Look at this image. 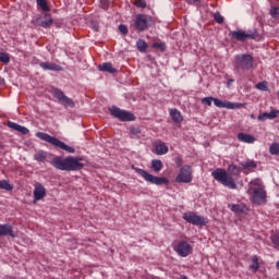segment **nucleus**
Instances as JSON below:
<instances>
[{
  "mask_svg": "<svg viewBox=\"0 0 279 279\" xmlns=\"http://www.w3.org/2000/svg\"><path fill=\"white\" fill-rule=\"evenodd\" d=\"M254 68V57L252 54H236L234 61V71H250Z\"/></svg>",
  "mask_w": 279,
  "mask_h": 279,
  "instance_id": "nucleus-4",
  "label": "nucleus"
},
{
  "mask_svg": "<svg viewBox=\"0 0 279 279\" xmlns=\"http://www.w3.org/2000/svg\"><path fill=\"white\" fill-rule=\"evenodd\" d=\"M175 182L178 184H191L193 182V168L189 165L182 166L175 177Z\"/></svg>",
  "mask_w": 279,
  "mask_h": 279,
  "instance_id": "nucleus-8",
  "label": "nucleus"
},
{
  "mask_svg": "<svg viewBox=\"0 0 279 279\" xmlns=\"http://www.w3.org/2000/svg\"><path fill=\"white\" fill-rule=\"evenodd\" d=\"M213 101H215V98L213 97H205L202 99V104L205 106H213Z\"/></svg>",
  "mask_w": 279,
  "mask_h": 279,
  "instance_id": "nucleus-42",
  "label": "nucleus"
},
{
  "mask_svg": "<svg viewBox=\"0 0 279 279\" xmlns=\"http://www.w3.org/2000/svg\"><path fill=\"white\" fill-rule=\"evenodd\" d=\"M170 117L173 123H182L184 121V117H182V112L178 109H170Z\"/></svg>",
  "mask_w": 279,
  "mask_h": 279,
  "instance_id": "nucleus-20",
  "label": "nucleus"
},
{
  "mask_svg": "<svg viewBox=\"0 0 279 279\" xmlns=\"http://www.w3.org/2000/svg\"><path fill=\"white\" fill-rule=\"evenodd\" d=\"M241 166L243 167V169H256L257 167L256 161L254 160H246L242 162Z\"/></svg>",
  "mask_w": 279,
  "mask_h": 279,
  "instance_id": "nucleus-32",
  "label": "nucleus"
},
{
  "mask_svg": "<svg viewBox=\"0 0 279 279\" xmlns=\"http://www.w3.org/2000/svg\"><path fill=\"white\" fill-rule=\"evenodd\" d=\"M228 171L222 168H217L211 172V175L214 180H216V182H219V184L227 186V189L235 190L236 181L234 180V175H240L241 170H239V167H236V165H229Z\"/></svg>",
  "mask_w": 279,
  "mask_h": 279,
  "instance_id": "nucleus-1",
  "label": "nucleus"
},
{
  "mask_svg": "<svg viewBox=\"0 0 279 279\" xmlns=\"http://www.w3.org/2000/svg\"><path fill=\"white\" fill-rule=\"evenodd\" d=\"M149 25H151V16L145 14H138L135 17L134 26L138 32H145V29H149Z\"/></svg>",
  "mask_w": 279,
  "mask_h": 279,
  "instance_id": "nucleus-11",
  "label": "nucleus"
},
{
  "mask_svg": "<svg viewBox=\"0 0 279 279\" xmlns=\"http://www.w3.org/2000/svg\"><path fill=\"white\" fill-rule=\"evenodd\" d=\"M231 210H232V213L241 214V213H243V206H241L240 204H233L231 206Z\"/></svg>",
  "mask_w": 279,
  "mask_h": 279,
  "instance_id": "nucleus-38",
  "label": "nucleus"
},
{
  "mask_svg": "<svg viewBox=\"0 0 279 279\" xmlns=\"http://www.w3.org/2000/svg\"><path fill=\"white\" fill-rule=\"evenodd\" d=\"M37 138H40V141H45L46 143L53 145V147L63 149V151H68V154H75V148L66 145L64 142H62V141L58 140L57 137H53L47 133L38 132Z\"/></svg>",
  "mask_w": 279,
  "mask_h": 279,
  "instance_id": "nucleus-3",
  "label": "nucleus"
},
{
  "mask_svg": "<svg viewBox=\"0 0 279 279\" xmlns=\"http://www.w3.org/2000/svg\"><path fill=\"white\" fill-rule=\"evenodd\" d=\"M151 169L153 171H155L156 173L162 171V161L160 159H154L151 161Z\"/></svg>",
  "mask_w": 279,
  "mask_h": 279,
  "instance_id": "nucleus-25",
  "label": "nucleus"
},
{
  "mask_svg": "<svg viewBox=\"0 0 279 279\" xmlns=\"http://www.w3.org/2000/svg\"><path fill=\"white\" fill-rule=\"evenodd\" d=\"M179 279H189V277H186V276H184V275H181V276L179 277Z\"/></svg>",
  "mask_w": 279,
  "mask_h": 279,
  "instance_id": "nucleus-48",
  "label": "nucleus"
},
{
  "mask_svg": "<svg viewBox=\"0 0 279 279\" xmlns=\"http://www.w3.org/2000/svg\"><path fill=\"white\" fill-rule=\"evenodd\" d=\"M214 105L217 108H227L228 110H239L240 108H243V106H245V104L241 102L222 101L219 98H214Z\"/></svg>",
  "mask_w": 279,
  "mask_h": 279,
  "instance_id": "nucleus-14",
  "label": "nucleus"
},
{
  "mask_svg": "<svg viewBox=\"0 0 279 279\" xmlns=\"http://www.w3.org/2000/svg\"><path fill=\"white\" fill-rule=\"evenodd\" d=\"M47 195V190L45 186L40 183H37L35 185L34 190V199L35 202H40V199H44V197Z\"/></svg>",
  "mask_w": 279,
  "mask_h": 279,
  "instance_id": "nucleus-16",
  "label": "nucleus"
},
{
  "mask_svg": "<svg viewBox=\"0 0 279 279\" xmlns=\"http://www.w3.org/2000/svg\"><path fill=\"white\" fill-rule=\"evenodd\" d=\"M183 219L192 226H206L207 221L203 216H198L193 211H187L183 214Z\"/></svg>",
  "mask_w": 279,
  "mask_h": 279,
  "instance_id": "nucleus-12",
  "label": "nucleus"
},
{
  "mask_svg": "<svg viewBox=\"0 0 279 279\" xmlns=\"http://www.w3.org/2000/svg\"><path fill=\"white\" fill-rule=\"evenodd\" d=\"M173 251L181 256V258H186L190 254H193V246L187 241L181 240L172 244Z\"/></svg>",
  "mask_w": 279,
  "mask_h": 279,
  "instance_id": "nucleus-9",
  "label": "nucleus"
},
{
  "mask_svg": "<svg viewBox=\"0 0 279 279\" xmlns=\"http://www.w3.org/2000/svg\"><path fill=\"white\" fill-rule=\"evenodd\" d=\"M130 132L132 134V136H136L138 137V135L141 134V128L136 126V128H131Z\"/></svg>",
  "mask_w": 279,
  "mask_h": 279,
  "instance_id": "nucleus-43",
  "label": "nucleus"
},
{
  "mask_svg": "<svg viewBox=\"0 0 279 279\" xmlns=\"http://www.w3.org/2000/svg\"><path fill=\"white\" fill-rule=\"evenodd\" d=\"M175 165H177V167H182V165H183L182 157H180V156L177 157Z\"/></svg>",
  "mask_w": 279,
  "mask_h": 279,
  "instance_id": "nucleus-46",
  "label": "nucleus"
},
{
  "mask_svg": "<svg viewBox=\"0 0 279 279\" xmlns=\"http://www.w3.org/2000/svg\"><path fill=\"white\" fill-rule=\"evenodd\" d=\"M238 141H240L241 143L252 144L256 141V137H254V135H250L247 133H239Z\"/></svg>",
  "mask_w": 279,
  "mask_h": 279,
  "instance_id": "nucleus-21",
  "label": "nucleus"
},
{
  "mask_svg": "<svg viewBox=\"0 0 279 279\" xmlns=\"http://www.w3.org/2000/svg\"><path fill=\"white\" fill-rule=\"evenodd\" d=\"M0 62L8 64V62H10V54L5 52H0Z\"/></svg>",
  "mask_w": 279,
  "mask_h": 279,
  "instance_id": "nucleus-37",
  "label": "nucleus"
},
{
  "mask_svg": "<svg viewBox=\"0 0 279 279\" xmlns=\"http://www.w3.org/2000/svg\"><path fill=\"white\" fill-rule=\"evenodd\" d=\"M214 19H215L216 23H218L219 25H221V23H223V16L219 12H216L214 14Z\"/></svg>",
  "mask_w": 279,
  "mask_h": 279,
  "instance_id": "nucleus-40",
  "label": "nucleus"
},
{
  "mask_svg": "<svg viewBox=\"0 0 279 279\" xmlns=\"http://www.w3.org/2000/svg\"><path fill=\"white\" fill-rule=\"evenodd\" d=\"M232 82H234V80H232V78L228 80L227 86H230V84H232Z\"/></svg>",
  "mask_w": 279,
  "mask_h": 279,
  "instance_id": "nucleus-47",
  "label": "nucleus"
},
{
  "mask_svg": "<svg viewBox=\"0 0 279 279\" xmlns=\"http://www.w3.org/2000/svg\"><path fill=\"white\" fill-rule=\"evenodd\" d=\"M155 151H156L157 156H165V154L169 153V147L167 146V144L161 142L156 145Z\"/></svg>",
  "mask_w": 279,
  "mask_h": 279,
  "instance_id": "nucleus-24",
  "label": "nucleus"
},
{
  "mask_svg": "<svg viewBox=\"0 0 279 279\" xmlns=\"http://www.w3.org/2000/svg\"><path fill=\"white\" fill-rule=\"evenodd\" d=\"M247 194L251 195V202L260 206L267 202V192L265 187H248Z\"/></svg>",
  "mask_w": 279,
  "mask_h": 279,
  "instance_id": "nucleus-7",
  "label": "nucleus"
},
{
  "mask_svg": "<svg viewBox=\"0 0 279 279\" xmlns=\"http://www.w3.org/2000/svg\"><path fill=\"white\" fill-rule=\"evenodd\" d=\"M36 23L39 27H45L47 29L53 25V19L50 14L45 13L43 16L36 19Z\"/></svg>",
  "mask_w": 279,
  "mask_h": 279,
  "instance_id": "nucleus-15",
  "label": "nucleus"
},
{
  "mask_svg": "<svg viewBox=\"0 0 279 279\" xmlns=\"http://www.w3.org/2000/svg\"><path fill=\"white\" fill-rule=\"evenodd\" d=\"M52 95L53 97H56V99H58L59 104H61L62 106H69L70 108H75V102H73V100L69 98L66 95H64L63 92H61L60 89L54 88L52 90Z\"/></svg>",
  "mask_w": 279,
  "mask_h": 279,
  "instance_id": "nucleus-13",
  "label": "nucleus"
},
{
  "mask_svg": "<svg viewBox=\"0 0 279 279\" xmlns=\"http://www.w3.org/2000/svg\"><path fill=\"white\" fill-rule=\"evenodd\" d=\"M0 189H3L4 191H12L14 187L10 184V182L2 180L0 181Z\"/></svg>",
  "mask_w": 279,
  "mask_h": 279,
  "instance_id": "nucleus-34",
  "label": "nucleus"
},
{
  "mask_svg": "<svg viewBox=\"0 0 279 279\" xmlns=\"http://www.w3.org/2000/svg\"><path fill=\"white\" fill-rule=\"evenodd\" d=\"M255 88H257V90H264V92L269 90V86L267 85L266 81L257 83Z\"/></svg>",
  "mask_w": 279,
  "mask_h": 279,
  "instance_id": "nucleus-33",
  "label": "nucleus"
},
{
  "mask_svg": "<svg viewBox=\"0 0 279 279\" xmlns=\"http://www.w3.org/2000/svg\"><path fill=\"white\" fill-rule=\"evenodd\" d=\"M0 236H11L12 239H16V234H14V228L12 225H0Z\"/></svg>",
  "mask_w": 279,
  "mask_h": 279,
  "instance_id": "nucleus-17",
  "label": "nucleus"
},
{
  "mask_svg": "<svg viewBox=\"0 0 279 279\" xmlns=\"http://www.w3.org/2000/svg\"><path fill=\"white\" fill-rule=\"evenodd\" d=\"M119 31L121 32V34H128V26L121 24L119 26Z\"/></svg>",
  "mask_w": 279,
  "mask_h": 279,
  "instance_id": "nucleus-45",
  "label": "nucleus"
},
{
  "mask_svg": "<svg viewBox=\"0 0 279 279\" xmlns=\"http://www.w3.org/2000/svg\"><path fill=\"white\" fill-rule=\"evenodd\" d=\"M136 47L142 53H145L147 51V43L143 39L137 40Z\"/></svg>",
  "mask_w": 279,
  "mask_h": 279,
  "instance_id": "nucleus-31",
  "label": "nucleus"
},
{
  "mask_svg": "<svg viewBox=\"0 0 279 279\" xmlns=\"http://www.w3.org/2000/svg\"><path fill=\"white\" fill-rule=\"evenodd\" d=\"M38 8H41L43 12H50L51 8L47 3V0H36Z\"/></svg>",
  "mask_w": 279,
  "mask_h": 279,
  "instance_id": "nucleus-27",
  "label": "nucleus"
},
{
  "mask_svg": "<svg viewBox=\"0 0 279 279\" xmlns=\"http://www.w3.org/2000/svg\"><path fill=\"white\" fill-rule=\"evenodd\" d=\"M134 5H136V8L145 9L147 8V2L145 0H135Z\"/></svg>",
  "mask_w": 279,
  "mask_h": 279,
  "instance_id": "nucleus-41",
  "label": "nucleus"
},
{
  "mask_svg": "<svg viewBox=\"0 0 279 279\" xmlns=\"http://www.w3.org/2000/svg\"><path fill=\"white\" fill-rule=\"evenodd\" d=\"M229 36L232 40H238L239 43H245V40H254V38L258 36V31L256 28L247 32L238 29V31L230 32Z\"/></svg>",
  "mask_w": 279,
  "mask_h": 279,
  "instance_id": "nucleus-5",
  "label": "nucleus"
},
{
  "mask_svg": "<svg viewBox=\"0 0 279 279\" xmlns=\"http://www.w3.org/2000/svg\"><path fill=\"white\" fill-rule=\"evenodd\" d=\"M110 113L112 114V117H114L116 119H119V121H135L136 117H134V113L130 112V111H125L119 107H111L110 109Z\"/></svg>",
  "mask_w": 279,
  "mask_h": 279,
  "instance_id": "nucleus-10",
  "label": "nucleus"
},
{
  "mask_svg": "<svg viewBox=\"0 0 279 279\" xmlns=\"http://www.w3.org/2000/svg\"><path fill=\"white\" fill-rule=\"evenodd\" d=\"M278 116H279V110L272 109L270 110L269 113L268 112L259 113L257 119L258 121H267V119L269 120L278 119Z\"/></svg>",
  "mask_w": 279,
  "mask_h": 279,
  "instance_id": "nucleus-18",
  "label": "nucleus"
},
{
  "mask_svg": "<svg viewBox=\"0 0 279 279\" xmlns=\"http://www.w3.org/2000/svg\"><path fill=\"white\" fill-rule=\"evenodd\" d=\"M8 125H9V128H11V130L21 132V134H29V129H27L25 126H21L20 124H16V122H9Z\"/></svg>",
  "mask_w": 279,
  "mask_h": 279,
  "instance_id": "nucleus-23",
  "label": "nucleus"
},
{
  "mask_svg": "<svg viewBox=\"0 0 279 279\" xmlns=\"http://www.w3.org/2000/svg\"><path fill=\"white\" fill-rule=\"evenodd\" d=\"M269 154L271 156H279V144L277 142H274L270 146H269Z\"/></svg>",
  "mask_w": 279,
  "mask_h": 279,
  "instance_id": "nucleus-28",
  "label": "nucleus"
},
{
  "mask_svg": "<svg viewBox=\"0 0 279 279\" xmlns=\"http://www.w3.org/2000/svg\"><path fill=\"white\" fill-rule=\"evenodd\" d=\"M254 186H257V189H265V186H263V180L260 179H254L250 182L248 189H254Z\"/></svg>",
  "mask_w": 279,
  "mask_h": 279,
  "instance_id": "nucleus-29",
  "label": "nucleus"
},
{
  "mask_svg": "<svg viewBox=\"0 0 279 279\" xmlns=\"http://www.w3.org/2000/svg\"><path fill=\"white\" fill-rule=\"evenodd\" d=\"M154 49H159V51H166L167 50V44L165 43H155L153 44Z\"/></svg>",
  "mask_w": 279,
  "mask_h": 279,
  "instance_id": "nucleus-36",
  "label": "nucleus"
},
{
  "mask_svg": "<svg viewBox=\"0 0 279 279\" xmlns=\"http://www.w3.org/2000/svg\"><path fill=\"white\" fill-rule=\"evenodd\" d=\"M270 239L275 247H279V233L272 234Z\"/></svg>",
  "mask_w": 279,
  "mask_h": 279,
  "instance_id": "nucleus-39",
  "label": "nucleus"
},
{
  "mask_svg": "<svg viewBox=\"0 0 279 279\" xmlns=\"http://www.w3.org/2000/svg\"><path fill=\"white\" fill-rule=\"evenodd\" d=\"M98 69H99V71H102L105 73H117L118 72L117 69H114L112 66V63H110V62H105L102 64H99Z\"/></svg>",
  "mask_w": 279,
  "mask_h": 279,
  "instance_id": "nucleus-22",
  "label": "nucleus"
},
{
  "mask_svg": "<svg viewBox=\"0 0 279 279\" xmlns=\"http://www.w3.org/2000/svg\"><path fill=\"white\" fill-rule=\"evenodd\" d=\"M34 159L37 160V162H43L47 159V151L39 150L34 155Z\"/></svg>",
  "mask_w": 279,
  "mask_h": 279,
  "instance_id": "nucleus-26",
  "label": "nucleus"
},
{
  "mask_svg": "<svg viewBox=\"0 0 279 279\" xmlns=\"http://www.w3.org/2000/svg\"><path fill=\"white\" fill-rule=\"evenodd\" d=\"M100 7L102 8V10H108L110 8V4H109L108 0H101Z\"/></svg>",
  "mask_w": 279,
  "mask_h": 279,
  "instance_id": "nucleus-44",
  "label": "nucleus"
},
{
  "mask_svg": "<svg viewBox=\"0 0 279 279\" xmlns=\"http://www.w3.org/2000/svg\"><path fill=\"white\" fill-rule=\"evenodd\" d=\"M135 172H137L138 175H141L146 182H149L150 184H156V186H162V184H169V180L165 177H155L154 174H150L146 170H143L141 168H135Z\"/></svg>",
  "mask_w": 279,
  "mask_h": 279,
  "instance_id": "nucleus-6",
  "label": "nucleus"
},
{
  "mask_svg": "<svg viewBox=\"0 0 279 279\" xmlns=\"http://www.w3.org/2000/svg\"><path fill=\"white\" fill-rule=\"evenodd\" d=\"M269 13L272 19H279V7H271Z\"/></svg>",
  "mask_w": 279,
  "mask_h": 279,
  "instance_id": "nucleus-35",
  "label": "nucleus"
},
{
  "mask_svg": "<svg viewBox=\"0 0 279 279\" xmlns=\"http://www.w3.org/2000/svg\"><path fill=\"white\" fill-rule=\"evenodd\" d=\"M84 159L82 157H61L57 156L52 158L50 161V165L54 167V169H58L59 171H80L81 169H84Z\"/></svg>",
  "mask_w": 279,
  "mask_h": 279,
  "instance_id": "nucleus-2",
  "label": "nucleus"
},
{
  "mask_svg": "<svg viewBox=\"0 0 279 279\" xmlns=\"http://www.w3.org/2000/svg\"><path fill=\"white\" fill-rule=\"evenodd\" d=\"M252 263L253 264L250 266V269H252L254 274H256V271H258V269L260 268V265L258 264V257L256 255L252 257Z\"/></svg>",
  "mask_w": 279,
  "mask_h": 279,
  "instance_id": "nucleus-30",
  "label": "nucleus"
},
{
  "mask_svg": "<svg viewBox=\"0 0 279 279\" xmlns=\"http://www.w3.org/2000/svg\"><path fill=\"white\" fill-rule=\"evenodd\" d=\"M39 66L44 71H64V69L61 65L47 61L39 63Z\"/></svg>",
  "mask_w": 279,
  "mask_h": 279,
  "instance_id": "nucleus-19",
  "label": "nucleus"
}]
</instances>
